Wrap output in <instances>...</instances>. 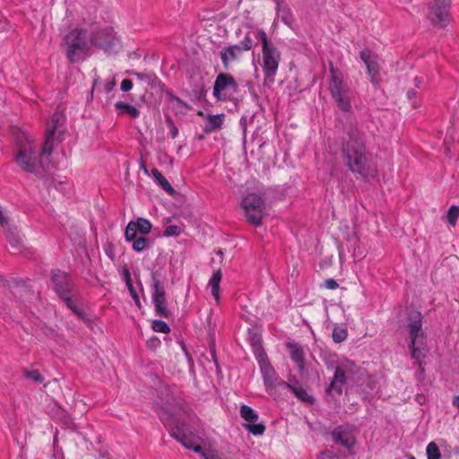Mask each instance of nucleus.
I'll use <instances>...</instances> for the list:
<instances>
[{
	"label": "nucleus",
	"instance_id": "nucleus-15",
	"mask_svg": "<svg viewBox=\"0 0 459 459\" xmlns=\"http://www.w3.org/2000/svg\"><path fill=\"white\" fill-rule=\"evenodd\" d=\"M360 58L365 63L370 81L375 86L380 82L379 75V59L370 50L364 49L360 52Z\"/></svg>",
	"mask_w": 459,
	"mask_h": 459
},
{
	"label": "nucleus",
	"instance_id": "nucleus-8",
	"mask_svg": "<svg viewBox=\"0 0 459 459\" xmlns=\"http://www.w3.org/2000/svg\"><path fill=\"white\" fill-rule=\"evenodd\" d=\"M242 207L245 211L247 221L259 226L265 215V204L264 199L256 194H248L242 200Z\"/></svg>",
	"mask_w": 459,
	"mask_h": 459
},
{
	"label": "nucleus",
	"instance_id": "nucleus-41",
	"mask_svg": "<svg viewBox=\"0 0 459 459\" xmlns=\"http://www.w3.org/2000/svg\"><path fill=\"white\" fill-rule=\"evenodd\" d=\"M166 123H167V125H168V126L169 128V132H170L171 137L172 138H176V136L178 134V130L177 126H175L173 120L171 119V117L169 116L166 117Z\"/></svg>",
	"mask_w": 459,
	"mask_h": 459
},
{
	"label": "nucleus",
	"instance_id": "nucleus-7",
	"mask_svg": "<svg viewBox=\"0 0 459 459\" xmlns=\"http://www.w3.org/2000/svg\"><path fill=\"white\" fill-rule=\"evenodd\" d=\"M51 279L54 283V289L56 294L65 302L67 307L73 310L79 317H84V312L78 308L71 299V292L74 283L70 276L60 270H53L51 272Z\"/></svg>",
	"mask_w": 459,
	"mask_h": 459
},
{
	"label": "nucleus",
	"instance_id": "nucleus-37",
	"mask_svg": "<svg viewBox=\"0 0 459 459\" xmlns=\"http://www.w3.org/2000/svg\"><path fill=\"white\" fill-rule=\"evenodd\" d=\"M152 329L158 333H169L170 332V328L169 325L161 320H155L152 322Z\"/></svg>",
	"mask_w": 459,
	"mask_h": 459
},
{
	"label": "nucleus",
	"instance_id": "nucleus-5",
	"mask_svg": "<svg viewBox=\"0 0 459 459\" xmlns=\"http://www.w3.org/2000/svg\"><path fill=\"white\" fill-rule=\"evenodd\" d=\"M91 45V37L83 29H74L64 37L66 57L71 64L84 60Z\"/></svg>",
	"mask_w": 459,
	"mask_h": 459
},
{
	"label": "nucleus",
	"instance_id": "nucleus-40",
	"mask_svg": "<svg viewBox=\"0 0 459 459\" xmlns=\"http://www.w3.org/2000/svg\"><path fill=\"white\" fill-rule=\"evenodd\" d=\"M181 233V228L177 225H170L166 228L163 235L166 237L178 236Z\"/></svg>",
	"mask_w": 459,
	"mask_h": 459
},
{
	"label": "nucleus",
	"instance_id": "nucleus-51",
	"mask_svg": "<svg viewBox=\"0 0 459 459\" xmlns=\"http://www.w3.org/2000/svg\"><path fill=\"white\" fill-rule=\"evenodd\" d=\"M410 459H415L413 456H410Z\"/></svg>",
	"mask_w": 459,
	"mask_h": 459
},
{
	"label": "nucleus",
	"instance_id": "nucleus-49",
	"mask_svg": "<svg viewBox=\"0 0 459 459\" xmlns=\"http://www.w3.org/2000/svg\"><path fill=\"white\" fill-rule=\"evenodd\" d=\"M453 405L459 409V395L455 396L453 400Z\"/></svg>",
	"mask_w": 459,
	"mask_h": 459
},
{
	"label": "nucleus",
	"instance_id": "nucleus-12",
	"mask_svg": "<svg viewBox=\"0 0 459 459\" xmlns=\"http://www.w3.org/2000/svg\"><path fill=\"white\" fill-rule=\"evenodd\" d=\"M252 345L255 353L260 356L259 364L265 386L267 388L274 387L277 380L276 373L262 351L260 338L254 337L252 339Z\"/></svg>",
	"mask_w": 459,
	"mask_h": 459
},
{
	"label": "nucleus",
	"instance_id": "nucleus-44",
	"mask_svg": "<svg viewBox=\"0 0 459 459\" xmlns=\"http://www.w3.org/2000/svg\"><path fill=\"white\" fill-rule=\"evenodd\" d=\"M324 286L328 290H336L339 287V284L333 279H327L325 281Z\"/></svg>",
	"mask_w": 459,
	"mask_h": 459
},
{
	"label": "nucleus",
	"instance_id": "nucleus-48",
	"mask_svg": "<svg viewBox=\"0 0 459 459\" xmlns=\"http://www.w3.org/2000/svg\"><path fill=\"white\" fill-rule=\"evenodd\" d=\"M129 75H133V76H135L136 78H138L139 80H143L146 77L145 74H141V73H137V72H134V71H128L126 72Z\"/></svg>",
	"mask_w": 459,
	"mask_h": 459
},
{
	"label": "nucleus",
	"instance_id": "nucleus-10",
	"mask_svg": "<svg viewBox=\"0 0 459 459\" xmlns=\"http://www.w3.org/2000/svg\"><path fill=\"white\" fill-rule=\"evenodd\" d=\"M451 0H433L429 7L428 17L430 22L439 28H444L449 22L448 9Z\"/></svg>",
	"mask_w": 459,
	"mask_h": 459
},
{
	"label": "nucleus",
	"instance_id": "nucleus-18",
	"mask_svg": "<svg viewBox=\"0 0 459 459\" xmlns=\"http://www.w3.org/2000/svg\"><path fill=\"white\" fill-rule=\"evenodd\" d=\"M241 53H242V51L238 45L224 48L221 51V58L224 69L228 70L230 63L237 60Z\"/></svg>",
	"mask_w": 459,
	"mask_h": 459
},
{
	"label": "nucleus",
	"instance_id": "nucleus-34",
	"mask_svg": "<svg viewBox=\"0 0 459 459\" xmlns=\"http://www.w3.org/2000/svg\"><path fill=\"white\" fill-rule=\"evenodd\" d=\"M134 223L138 231L143 235L148 234L152 230V223L146 219L139 218Z\"/></svg>",
	"mask_w": 459,
	"mask_h": 459
},
{
	"label": "nucleus",
	"instance_id": "nucleus-29",
	"mask_svg": "<svg viewBox=\"0 0 459 459\" xmlns=\"http://www.w3.org/2000/svg\"><path fill=\"white\" fill-rule=\"evenodd\" d=\"M125 280H126V284L128 288V290H129L134 303L136 304V306L138 307H141L140 299H139V296H138L134 287L133 286L130 273L128 270L125 271Z\"/></svg>",
	"mask_w": 459,
	"mask_h": 459
},
{
	"label": "nucleus",
	"instance_id": "nucleus-42",
	"mask_svg": "<svg viewBox=\"0 0 459 459\" xmlns=\"http://www.w3.org/2000/svg\"><path fill=\"white\" fill-rule=\"evenodd\" d=\"M204 459H220L217 452L212 450H204L202 448V452H199Z\"/></svg>",
	"mask_w": 459,
	"mask_h": 459
},
{
	"label": "nucleus",
	"instance_id": "nucleus-45",
	"mask_svg": "<svg viewBox=\"0 0 459 459\" xmlns=\"http://www.w3.org/2000/svg\"><path fill=\"white\" fill-rule=\"evenodd\" d=\"M121 90L123 91H128L132 89L133 87V82L131 80L129 79H124L121 82Z\"/></svg>",
	"mask_w": 459,
	"mask_h": 459
},
{
	"label": "nucleus",
	"instance_id": "nucleus-1",
	"mask_svg": "<svg viewBox=\"0 0 459 459\" xmlns=\"http://www.w3.org/2000/svg\"><path fill=\"white\" fill-rule=\"evenodd\" d=\"M342 160L348 169L359 175L364 181L376 178L377 170L372 164L371 153L368 151L364 139L359 135H350L342 146Z\"/></svg>",
	"mask_w": 459,
	"mask_h": 459
},
{
	"label": "nucleus",
	"instance_id": "nucleus-25",
	"mask_svg": "<svg viewBox=\"0 0 459 459\" xmlns=\"http://www.w3.org/2000/svg\"><path fill=\"white\" fill-rule=\"evenodd\" d=\"M338 367L346 374L349 379L352 380L359 370V368L354 362L348 359L342 361Z\"/></svg>",
	"mask_w": 459,
	"mask_h": 459
},
{
	"label": "nucleus",
	"instance_id": "nucleus-22",
	"mask_svg": "<svg viewBox=\"0 0 459 459\" xmlns=\"http://www.w3.org/2000/svg\"><path fill=\"white\" fill-rule=\"evenodd\" d=\"M222 273L219 269L211 277L209 281V287L211 288L212 295L214 297L216 302L218 303L220 300V283L221 281Z\"/></svg>",
	"mask_w": 459,
	"mask_h": 459
},
{
	"label": "nucleus",
	"instance_id": "nucleus-3",
	"mask_svg": "<svg viewBox=\"0 0 459 459\" xmlns=\"http://www.w3.org/2000/svg\"><path fill=\"white\" fill-rule=\"evenodd\" d=\"M43 155L48 156L42 150L39 152L24 133L17 137L15 161L22 170L41 177L45 170L41 160Z\"/></svg>",
	"mask_w": 459,
	"mask_h": 459
},
{
	"label": "nucleus",
	"instance_id": "nucleus-26",
	"mask_svg": "<svg viewBox=\"0 0 459 459\" xmlns=\"http://www.w3.org/2000/svg\"><path fill=\"white\" fill-rule=\"evenodd\" d=\"M152 174L153 178L156 179L158 184L169 194H174L175 190L169 184V182L166 179V178L157 169H152Z\"/></svg>",
	"mask_w": 459,
	"mask_h": 459
},
{
	"label": "nucleus",
	"instance_id": "nucleus-46",
	"mask_svg": "<svg viewBox=\"0 0 459 459\" xmlns=\"http://www.w3.org/2000/svg\"><path fill=\"white\" fill-rule=\"evenodd\" d=\"M28 377L32 378L36 382H42L43 381L42 376L37 370H33V371L29 372L28 373Z\"/></svg>",
	"mask_w": 459,
	"mask_h": 459
},
{
	"label": "nucleus",
	"instance_id": "nucleus-21",
	"mask_svg": "<svg viewBox=\"0 0 459 459\" xmlns=\"http://www.w3.org/2000/svg\"><path fill=\"white\" fill-rule=\"evenodd\" d=\"M280 385L291 391L300 401L307 403L313 402V397L310 396L301 386H295L286 382H281Z\"/></svg>",
	"mask_w": 459,
	"mask_h": 459
},
{
	"label": "nucleus",
	"instance_id": "nucleus-4",
	"mask_svg": "<svg viewBox=\"0 0 459 459\" xmlns=\"http://www.w3.org/2000/svg\"><path fill=\"white\" fill-rule=\"evenodd\" d=\"M253 35L255 40L262 44V68L264 74V85H271L274 82L275 74L278 71L281 61V53L277 48L268 39L264 30H255Z\"/></svg>",
	"mask_w": 459,
	"mask_h": 459
},
{
	"label": "nucleus",
	"instance_id": "nucleus-28",
	"mask_svg": "<svg viewBox=\"0 0 459 459\" xmlns=\"http://www.w3.org/2000/svg\"><path fill=\"white\" fill-rule=\"evenodd\" d=\"M240 416L248 423L255 422L258 419V414L248 405H242L239 411Z\"/></svg>",
	"mask_w": 459,
	"mask_h": 459
},
{
	"label": "nucleus",
	"instance_id": "nucleus-33",
	"mask_svg": "<svg viewBox=\"0 0 459 459\" xmlns=\"http://www.w3.org/2000/svg\"><path fill=\"white\" fill-rule=\"evenodd\" d=\"M137 231H138V229H137L134 221H131L130 222H128V224L126 228V230H125L126 240L128 242L134 240L136 238Z\"/></svg>",
	"mask_w": 459,
	"mask_h": 459
},
{
	"label": "nucleus",
	"instance_id": "nucleus-23",
	"mask_svg": "<svg viewBox=\"0 0 459 459\" xmlns=\"http://www.w3.org/2000/svg\"><path fill=\"white\" fill-rule=\"evenodd\" d=\"M115 108L120 114H127L128 116L134 118L139 117L140 115V111L138 108H136L133 105L122 101H117L115 104Z\"/></svg>",
	"mask_w": 459,
	"mask_h": 459
},
{
	"label": "nucleus",
	"instance_id": "nucleus-11",
	"mask_svg": "<svg viewBox=\"0 0 459 459\" xmlns=\"http://www.w3.org/2000/svg\"><path fill=\"white\" fill-rule=\"evenodd\" d=\"M152 297L155 307V312L159 316L169 318L171 312L167 307L166 293L162 282L152 273Z\"/></svg>",
	"mask_w": 459,
	"mask_h": 459
},
{
	"label": "nucleus",
	"instance_id": "nucleus-20",
	"mask_svg": "<svg viewBox=\"0 0 459 459\" xmlns=\"http://www.w3.org/2000/svg\"><path fill=\"white\" fill-rule=\"evenodd\" d=\"M223 114L208 115L204 126V131L207 134L219 129L223 124Z\"/></svg>",
	"mask_w": 459,
	"mask_h": 459
},
{
	"label": "nucleus",
	"instance_id": "nucleus-39",
	"mask_svg": "<svg viewBox=\"0 0 459 459\" xmlns=\"http://www.w3.org/2000/svg\"><path fill=\"white\" fill-rule=\"evenodd\" d=\"M347 338V333L343 329H334L333 331V339L335 342H341Z\"/></svg>",
	"mask_w": 459,
	"mask_h": 459
},
{
	"label": "nucleus",
	"instance_id": "nucleus-30",
	"mask_svg": "<svg viewBox=\"0 0 459 459\" xmlns=\"http://www.w3.org/2000/svg\"><path fill=\"white\" fill-rule=\"evenodd\" d=\"M243 427L255 436L263 435L265 430V426L264 423L249 422L243 424Z\"/></svg>",
	"mask_w": 459,
	"mask_h": 459
},
{
	"label": "nucleus",
	"instance_id": "nucleus-50",
	"mask_svg": "<svg viewBox=\"0 0 459 459\" xmlns=\"http://www.w3.org/2000/svg\"><path fill=\"white\" fill-rule=\"evenodd\" d=\"M414 81L416 82V87H418V88H419V85L423 82L422 78H420V77H415Z\"/></svg>",
	"mask_w": 459,
	"mask_h": 459
},
{
	"label": "nucleus",
	"instance_id": "nucleus-35",
	"mask_svg": "<svg viewBox=\"0 0 459 459\" xmlns=\"http://www.w3.org/2000/svg\"><path fill=\"white\" fill-rule=\"evenodd\" d=\"M151 243L150 239L145 237H140L133 240V249L136 252H142L146 249Z\"/></svg>",
	"mask_w": 459,
	"mask_h": 459
},
{
	"label": "nucleus",
	"instance_id": "nucleus-43",
	"mask_svg": "<svg viewBox=\"0 0 459 459\" xmlns=\"http://www.w3.org/2000/svg\"><path fill=\"white\" fill-rule=\"evenodd\" d=\"M166 96L169 101H176L178 105L188 108V106L181 99L176 97L173 93L168 91Z\"/></svg>",
	"mask_w": 459,
	"mask_h": 459
},
{
	"label": "nucleus",
	"instance_id": "nucleus-27",
	"mask_svg": "<svg viewBox=\"0 0 459 459\" xmlns=\"http://www.w3.org/2000/svg\"><path fill=\"white\" fill-rule=\"evenodd\" d=\"M5 236L11 246L18 248L22 245V238H20L15 227H7L5 230Z\"/></svg>",
	"mask_w": 459,
	"mask_h": 459
},
{
	"label": "nucleus",
	"instance_id": "nucleus-6",
	"mask_svg": "<svg viewBox=\"0 0 459 459\" xmlns=\"http://www.w3.org/2000/svg\"><path fill=\"white\" fill-rule=\"evenodd\" d=\"M329 91L333 100L341 110L347 112L351 109V90L344 82L340 71L335 69L332 63H330Z\"/></svg>",
	"mask_w": 459,
	"mask_h": 459
},
{
	"label": "nucleus",
	"instance_id": "nucleus-31",
	"mask_svg": "<svg viewBox=\"0 0 459 459\" xmlns=\"http://www.w3.org/2000/svg\"><path fill=\"white\" fill-rule=\"evenodd\" d=\"M254 31L255 30L248 32L246 35V37L244 38V39L239 44H238V46L240 48L242 52L248 51L255 46L254 39H255L253 35Z\"/></svg>",
	"mask_w": 459,
	"mask_h": 459
},
{
	"label": "nucleus",
	"instance_id": "nucleus-9",
	"mask_svg": "<svg viewBox=\"0 0 459 459\" xmlns=\"http://www.w3.org/2000/svg\"><path fill=\"white\" fill-rule=\"evenodd\" d=\"M238 86L234 77L226 73H220L213 84V96L217 100L224 101L238 92Z\"/></svg>",
	"mask_w": 459,
	"mask_h": 459
},
{
	"label": "nucleus",
	"instance_id": "nucleus-14",
	"mask_svg": "<svg viewBox=\"0 0 459 459\" xmlns=\"http://www.w3.org/2000/svg\"><path fill=\"white\" fill-rule=\"evenodd\" d=\"M355 428L351 425H341L334 428L331 433L334 443L345 447L351 454L356 445V437L354 435Z\"/></svg>",
	"mask_w": 459,
	"mask_h": 459
},
{
	"label": "nucleus",
	"instance_id": "nucleus-13",
	"mask_svg": "<svg viewBox=\"0 0 459 459\" xmlns=\"http://www.w3.org/2000/svg\"><path fill=\"white\" fill-rule=\"evenodd\" d=\"M64 124V116L62 113L56 112L51 117L50 121L47 124V131L42 153L49 156L53 152V144L56 133L60 134V127Z\"/></svg>",
	"mask_w": 459,
	"mask_h": 459
},
{
	"label": "nucleus",
	"instance_id": "nucleus-36",
	"mask_svg": "<svg viewBox=\"0 0 459 459\" xmlns=\"http://www.w3.org/2000/svg\"><path fill=\"white\" fill-rule=\"evenodd\" d=\"M459 218V206L452 205L447 212L446 219L449 224L455 226Z\"/></svg>",
	"mask_w": 459,
	"mask_h": 459
},
{
	"label": "nucleus",
	"instance_id": "nucleus-32",
	"mask_svg": "<svg viewBox=\"0 0 459 459\" xmlns=\"http://www.w3.org/2000/svg\"><path fill=\"white\" fill-rule=\"evenodd\" d=\"M426 454L428 459H440L441 454L437 445L435 442L428 444L426 448Z\"/></svg>",
	"mask_w": 459,
	"mask_h": 459
},
{
	"label": "nucleus",
	"instance_id": "nucleus-38",
	"mask_svg": "<svg viewBox=\"0 0 459 459\" xmlns=\"http://www.w3.org/2000/svg\"><path fill=\"white\" fill-rule=\"evenodd\" d=\"M417 91L414 89H411L407 91V98L410 100V106L412 108H416L420 104V101L417 97Z\"/></svg>",
	"mask_w": 459,
	"mask_h": 459
},
{
	"label": "nucleus",
	"instance_id": "nucleus-19",
	"mask_svg": "<svg viewBox=\"0 0 459 459\" xmlns=\"http://www.w3.org/2000/svg\"><path fill=\"white\" fill-rule=\"evenodd\" d=\"M347 379H349V377L346 374L341 370L339 367H336L334 376L330 383L328 391L333 390L336 393L341 394L342 385L346 383Z\"/></svg>",
	"mask_w": 459,
	"mask_h": 459
},
{
	"label": "nucleus",
	"instance_id": "nucleus-16",
	"mask_svg": "<svg viewBox=\"0 0 459 459\" xmlns=\"http://www.w3.org/2000/svg\"><path fill=\"white\" fill-rule=\"evenodd\" d=\"M91 41L92 45H95L108 51L116 45L117 38L113 31V29L107 27L93 34L91 36Z\"/></svg>",
	"mask_w": 459,
	"mask_h": 459
},
{
	"label": "nucleus",
	"instance_id": "nucleus-2",
	"mask_svg": "<svg viewBox=\"0 0 459 459\" xmlns=\"http://www.w3.org/2000/svg\"><path fill=\"white\" fill-rule=\"evenodd\" d=\"M422 314L414 309L408 310L403 322V327L407 329L410 340L411 355L419 364L421 371L422 360L428 352L427 336L422 330Z\"/></svg>",
	"mask_w": 459,
	"mask_h": 459
},
{
	"label": "nucleus",
	"instance_id": "nucleus-17",
	"mask_svg": "<svg viewBox=\"0 0 459 459\" xmlns=\"http://www.w3.org/2000/svg\"><path fill=\"white\" fill-rule=\"evenodd\" d=\"M160 418L164 421V424L170 429V435L186 448L193 449L196 453L202 452V446L197 444L193 437L186 436L182 428L178 426L172 428L169 420H165L163 417Z\"/></svg>",
	"mask_w": 459,
	"mask_h": 459
},
{
	"label": "nucleus",
	"instance_id": "nucleus-24",
	"mask_svg": "<svg viewBox=\"0 0 459 459\" xmlns=\"http://www.w3.org/2000/svg\"><path fill=\"white\" fill-rule=\"evenodd\" d=\"M287 347L290 351L291 359L299 365H302L304 360V351L302 347L297 343H288Z\"/></svg>",
	"mask_w": 459,
	"mask_h": 459
},
{
	"label": "nucleus",
	"instance_id": "nucleus-47",
	"mask_svg": "<svg viewBox=\"0 0 459 459\" xmlns=\"http://www.w3.org/2000/svg\"><path fill=\"white\" fill-rule=\"evenodd\" d=\"M115 85H116V81H115V79H112L111 81H107V82H105V91H106L107 92L111 91L113 90V88L115 87Z\"/></svg>",
	"mask_w": 459,
	"mask_h": 459
}]
</instances>
